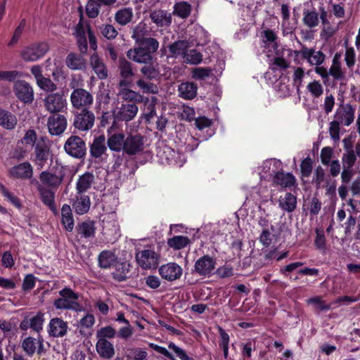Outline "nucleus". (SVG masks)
<instances>
[{"label":"nucleus","mask_w":360,"mask_h":360,"mask_svg":"<svg viewBox=\"0 0 360 360\" xmlns=\"http://www.w3.org/2000/svg\"><path fill=\"white\" fill-rule=\"evenodd\" d=\"M77 232L85 238H92L95 235V225L92 221H85L77 226Z\"/></svg>","instance_id":"nucleus-48"},{"label":"nucleus","mask_w":360,"mask_h":360,"mask_svg":"<svg viewBox=\"0 0 360 360\" xmlns=\"http://www.w3.org/2000/svg\"><path fill=\"white\" fill-rule=\"evenodd\" d=\"M133 9L129 7L122 8L115 13V20L120 25L124 26L133 19Z\"/></svg>","instance_id":"nucleus-43"},{"label":"nucleus","mask_w":360,"mask_h":360,"mask_svg":"<svg viewBox=\"0 0 360 360\" xmlns=\"http://www.w3.org/2000/svg\"><path fill=\"white\" fill-rule=\"evenodd\" d=\"M250 198L259 204V210L263 211L266 214V210L262 206L270 201L271 205H274V202L272 200V194L268 189V185L266 181L261 182L259 185L252 188L250 194Z\"/></svg>","instance_id":"nucleus-5"},{"label":"nucleus","mask_w":360,"mask_h":360,"mask_svg":"<svg viewBox=\"0 0 360 360\" xmlns=\"http://www.w3.org/2000/svg\"><path fill=\"white\" fill-rule=\"evenodd\" d=\"M300 53L302 57L306 59L311 65L319 66L321 65L325 60V55L320 51L303 48Z\"/></svg>","instance_id":"nucleus-28"},{"label":"nucleus","mask_w":360,"mask_h":360,"mask_svg":"<svg viewBox=\"0 0 360 360\" xmlns=\"http://www.w3.org/2000/svg\"><path fill=\"white\" fill-rule=\"evenodd\" d=\"M277 236L270 231L269 229H263L259 236L260 243L265 247H269L276 243Z\"/></svg>","instance_id":"nucleus-56"},{"label":"nucleus","mask_w":360,"mask_h":360,"mask_svg":"<svg viewBox=\"0 0 360 360\" xmlns=\"http://www.w3.org/2000/svg\"><path fill=\"white\" fill-rule=\"evenodd\" d=\"M261 37V45L264 49L262 51L266 54L267 57H270L276 51L278 46L276 35L272 30H265L262 32Z\"/></svg>","instance_id":"nucleus-17"},{"label":"nucleus","mask_w":360,"mask_h":360,"mask_svg":"<svg viewBox=\"0 0 360 360\" xmlns=\"http://www.w3.org/2000/svg\"><path fill=\"white\" fill-rule=\"evenodd\" d=\"M117 335L116 330L111 326H107L101 328L96 332V336L97 340H108L107 339H112Z\"/></svg>","instance_id":"nucleus-51"},{"label":"nucleus","mask_w":360,"mask_h":360,"mask_svg":"<svg viewBox=\"0 0 360 360\" xmlns=\"http://www.w3.org/2000/svg\"><path fill=\"white\" fill-rule=\"evenodd\" d=\"M198 86L193 82H183L179 85L178 91L180 97L184 99L191 100L197 95Z\"/></svg>","instance_id":"nucleus-37"},{"label":"nucleus","mask_w":360,"mask_h":360,"mask_svg":"<svg viewBox=\"0 0 360 360\" xmlns=\"http://www.w3.org/2000/svg\"><path fill=\"white\" fill-rule=\"evenodd\" d=\"M95 116L89 110H83L78 114L74 121V126L81 131H88L94 126Z\"/></svg>","instance_id":"nucleus-23"},{"label":"nucleus","mask_w":360,"mask_h":360,"mask_svg":"<svg viewBox=\"0 0 360 360\" xmlns=\"http://www.w3.org/2000/svg\"><path fill=\"white\" fill-rule=\"evenodd\" d=\"M283 170L282 162L277 159H267L255 169L261 180H272L275 174Z\"/></svg>","instance_id":"nucleus-4"},{"label":"nucleus","mask_w":360,"mask_h":360,"mask_svg":"<svg viewBox=\"0 0 360 360\" xmlns=\"http://www.w3.org/2000/svg\"><path fill=\"white\" fill-rule=\"evenodd\" d=\"M136 85L145 94H157L158 87L156 84L143 79H140L136 82Z\"/></svg>","instance_id":"nucleus-52"},{"label":"nucleus","mask_w":360,"mask_h":360,"mask_svg":"<svg viewBox=\"0 0 360 360\" xmlns=\"http://www.w3.org/2000/svg\"><path fill=\"white\" fill-rule=\"evenodd\" d=\"M148 31L146 25L143 23H139L133 30L131 37L136 41L137 44H141L146 37Z\"/></svg>","instance_id":"nucleus-50"},{"label":"nucleus","mask_w":360,"mask_h":360,"mask_svg":"<svg viewBox=\"0 0 360 360\" xmlns=\"http://www.w3.org/2000/svg\"><path fill=\"white\" fill-rule=\"evenodd\" d=\"M127 58L137 63L145 64L153 60L154 58L146 48L139 46L129 49L127 53Z\"/></svg>","instance_id":"nucleus-25"},{"label":"nucleus","mask_w":360,"mask_h":360,"mask_svg":"<svg viewBox=\"0 0 360 360\" xmlns=\"http://www.w3.org/2000/svg\"><path fill=\"white\" fill-rule=\"evenodd\" d=\"M335 119L341 125L349 126L354 119V109L350 105H345L340 108L335 115Z\"/></svg>","instance_id":"nucleus-26"},{"label":"nucleus","mask_w":360,"mask_h":360,"mask_svg":"<svg viewBox=\"0 0 360 360\" xmlns=\"http://www.w3.org/2000/svg\"><path fill=\"white\" fill-rule=\"evenodd\" d=\"M49 131L51 135L58 136L63 133L67 127V120L62 115H53L49 117L47 122Z\"/></svg>","instance_id":"nucleus-22"},{"label":"nucleus","mask_w":360,"mask_h":360,"mask_svg":"<svg viewBox=\"0 0 360 360\" xmlns=\"http://www.w3.org/2000/svg\"><path fill=\"white\" fill-rule=\"evenodd\" d=\"M63 148L65 153L74 158L82 159L86 155V143L78 136L72 135L70 136L66 140Z\"/></svg>","instance_id":"nucleus-7"},{"label":"nucleus","mask_w":360,"mask_h":360,"mask_svg":"<svg viewBox=\"0 0 360 360\" xmlns=\"http://www.w3.org/2000/svg\"><path fill=\"white\" fill-rule=\"evenodd\" d=\"M17 124V119L11 112L0 108V126L6 129H13Z\"/></svg>","instance_id":"nucleus-47"},{"label":"nucleus","mask_w":360,"mask_h":360,"mask_svg":"<svg viewBox=\"0 0 360 360\" xmlns=\"http://www.w3.org/2000/svg\"><path fill=\"white\" fill-rule=\"evenodd\" d=\"M92 95L82 88H75L70 95V102L73 108L81 109L91 105L93 103Z\"/></svg>","instance_id":"nucleus-12"},{"label":"nucleus","mask_w":360,"mask_h":360,"mask_svg":"<svg viewBox=\"0 0 360 360\" xmlns=\"http://www.w3.org/2000/svg\"><path fill=\"white\" fill-rule=\"evenodd\" d=\"M90 65L100 79H105L108 77V69L96 53L91 56Z\"/></svg>","instance_id":"nucleus-30"},{"label":"nucleus","mask_w":360,"mask_h":360,"mask_svg":"<svg viewBox=\"0 0 360 360\" xmlns=\"http://www.w3.org/2000/svg\"><path fill=\"white\" fill-rule=\"evenodd\" d=\"M89 32H91L89 25L81 19L75 28L74 34L76 37L79 49L82 53H86L87 51L88 45L86 34L89 35Z\"/></svg>","instance_id":"nucleus-18"},{"label":"nucleus","mask_w":360,"mask_h":360,"mask_svg":"<svg viewBox=\"0 0 360 360\" xmlns=\"http://www.w3.org/2000/svg\"><path fill=\"white\" fill-rule=\"evenodd\" d=\"M139 45L146 48L147 51L151 55L155 53L159 48V42L158 40L151 37L146 38Z\"/></svg>","instance_id":"nucleus-62"},{"label":"nucleus","mask_w":360,"mask_h":360,"mask_svg":"<svg viewBox=\"0 0 360 360\" xmlns=\"http://www.w3.org/2000/svg\"><path fill=\"white\" fill-rule=\"evenodd\" d=\"M202 60V55L196 49L191 48L188 49V51L184 59V62L191 65H198L200 63Z\"/></svg>","instance_id":"nucleus-54"},{"label":"nucleus","mask_w":360,"mask_h":360,"mask_svg":"<svg viewBox=\"0 0 360 360\" xmlns=\"http://www.w3.org/2000/svg\"><path fill=\"white\" fill-rule=\"evenodd\" d=\"M331 76L334 79L340 80L344 77V72L341 69V65L335 58L333 60L332 65L328 70V77Z\"/></svg>","instance_id":"nucleus-59"},{"label":"nucleus","mask_w":360,"mask_h":360,"mask_svg":"<svg viewBox=\"0 0 360 360\" xmlns=\"http://www.w3.org/2000/svg\"><path fill=\"white\" fill-rule=\"evenodd\" d=\"M100 4L96 0H89L86 6V13L89 18L97 17L100 11Z\"/></svg>","instance_id":"nucleus-61"},{"label":"nucleus","mask_w":360,"mask_h":360,"mask_svg":"<svg viewBox=\"0 0 360 360\" xmlns=\"http://www.w3.org/2000/svg\"><path fill=\"white\" fill-rule=\"evenodd\" d=\"M278 205L283 210L292 212L296 208L297 198L292 193H287L284 196L279 198Z\"/></svg>","instance_id":"nucleus-45"},{"label":"nucleus","mask_w":360,"mask_h":360,"mask_svg":"<svg viewBox=\"0 0 360 360\" xmlns=\"http://www.w3.org/2000/svg\"><path fill=\"white\" fill-rule=\"evenodd\" d=\"M138 111V106L134 103L117 102L112 110V115L115 121L129 122L136 116Z\"/></svg>","instance_id":"nucleus-6"},{"label":"nucleus","mask_w":360,"mask_h":360,"mask_svg":"<svg viewBox=\"0 0 360 360\" xmlns=\"http://www.w3.org/2000/svg\"><path fill=\"white\" fill-rule=\"evenodd\" d=\"M216 260L209 255H204L196 260L194 272L200 276L210 277L214 272Z\"/></svg>","instance_id":"nucleus-10"},{"label":"nucleus","mask_w":360,"mask_h":360,"mask_svg":"<svg viewBox=\"0 0 360 360\" xmlns=\"http://www.w3.org/2000/svg\"><path fill=\"white\" fill-rule=\"evenodd\" d=\"M49 155V147L47 140L40 138L34 147V158L33 161L39 167L42 168L48 160Z\"/></svg>","instance_id":"nucleus-15"},{"label":"nucleus","mask_w":360,"mask_h":360,"mask_svg":"<svg viewBox=\"0 0 360 360\" xmlns=\"http://www.w3.org/2000/svg\"><path fill=\"white\" fill-rule=\"evenodd\" d=\"M272 183L282 188H290L295 185V178L292 174L284 173L282 170L275 174Z\"/></svg>","instance_id":"nucleus-34"},{"label":"nucleus","mask_w":360,"mask_h":360,"mask_svg":"<svg viewBox=\"0 0 360 360\" xmlns=\"http://www.w3.org/2000/svg\"><path fill=\"white\" fill-rule=\"evenodd\" d=\"M97 353L102 358L111 359L115 355L113 345L108 340H97L96 344Z\"/></svg>","instance_id":"nucleus-35"},{"label":"nucleus","mask_w":360,"mask_h":360,"mask_svg":"<svg viewBox=\"0 0 360 360\" xmlns=\"http://www.w3.org/2000/svg\"><path fill=\"white\" fill-rule=\"evenodd\" d=\"M119 95L124 101H128L141 102L143 98L139 93L127 88L121 89L119 91Z\"/></svg>","instance_id":"nucleus-53"},{"label":"nucleus","mask_w":360,"mask_h":360,"mask_svg":"<svg viewBox=\"0 0 360 360\" xmlns=\"http://www.w3.org/2000/svg\"><path fill=\"white\" fill-rule=\"evenodd\" d=\"M307 90L313 98H319L323 93V86L319 81L314 80L307 85Z\"/></svg>","instance_id":"nucleus-55"},{"label":"nucleus","mask_w":360,"mask_h":360,"mask_svg":"<svg viewBox=\"0 0 360 360\" xmlns=\"http://www.w3.org/2000/svg\"><path fill=\"white\" fill-rule=\"evenodd\" d=\"M68 330V322L63 321L60 318L51 319L47 326V332L49 335L53 338L64 337L67 334Z\"/></svg>","instance_id":"nucleus-21"},{"label":"nucleus","mask_w":360,"mask_h":360,"mask_svg":"<svg viewBox=\"0 0 360 360\" xmlns=\"http://www.w3.org/2000/svg\"><path fill=\"white\" fill-rule=\"evenodd\" d=\"M13 91L16 97L25 103H31L34 100V91L31 85L25 81L15 82Z\"/></svg>","instance_id":"nucleus-14"},{"label":"nucleus","mask_w":360,"mask_h":360,"mask_svg":"<svg viewBox=\"0 0 360 360\" xmlns=\"http://www.w3.org/2000/svg\"><path fill=\"white\" fill-rule=\"evenodd\" d=\"M110 133L108 130V134ZM125 141L126 139L123 133H114L108 135L107 143L111 150L120 152L124 151Z\"/></svg>","instance_id":"nucleus-31"},{"label":"nucleus","mask_w":360,"mask_h":360,"mask_svg":"<svg viewBox=\"0 0 360 360\" xmlns=\"http://www.w3.org/2000/svg\"><path fill=\"white\" fill-rule=\"evenodd\" d=\"M190 44L191 46H204L209 41V34L200 25H194L191 33Z\"/></svg>","instance_id":"nucleus-27"},{"label":"nucleus","mask_w":360,"mask_h":360,"mask_svg":"<svg viewBox=\"0 0 360 360\" xmlns=\"http://www.w3.org/2000/svg\"><path fill=\"white\" fill-rule=\"evenodd\" d=\"M152 21L159 27L168 26L171 24V14L167 11L157 10L152 12L150 15Z\"/></svg>","instance_id":"nucleus-40"},{"label":"nucleus","mask_w":360,"mask_h":360,"mask_svg":"<svg viewBox=\"0 0 360 360\" xmlns=\"http://www.w3.org/2000/svg\"><path fill=\"white\" fill-rule=\"evenodd\" d=\"M65 172L62 167H58L54 172L44 171L39 175L41 182L49 188L56 190L62 184Z\"/></svg>","instance_id":"nucleus-9"},{"label":"nucleus","mask_w":360,"mask_h":360,"mask_svg":"<svg viewBox=\"0 0 360 360\" xmlns=\"http://www.w3.org/2000/svg\"><path fill=\"white\" fill-rule=\"evenodd\" d=\"M106 151L105 139L104 136L95 138L90 146V153L95 158H101Z\"/></svg>","instance_id":"nucleus-39"},{"label":"nucleus","mask_w":360,"mask_h":360,"mask_svg":"<svg viewBox=\"0 0 360 360\" xmlns=\"http://www.w3.org/2000/svg\"><path fill=\"white\" fill-rule=\"evenodd\" d=\"M325 181V172L321 167H318L316 168L313 181L316 184V188H320L323 186V183Z\"/></svg>","instance_id":"nucleus-64"},{"label":"nucleus","mask_w":360,"mask_h":360,"mask_svg":"<svg viewBox=\"0 0 360 360\" xmlns=\"http://www.w3.org/2000/svg\"><path fill=\"white\" fill-rule=\"evenodd\" d=\"M44 102L45 108L51 113L61 112L67 106L66 99L59 93L51 92L45 97Z\"/></svg>","instance_id":"nucleus-13"},{"label":"nucleus","mask_w":360,"mask_h":360,"mask_svg":"<svg viewBox=\"0 0 360 360\" xmlns=\"http://www.w3.org/2000/svg\"><path fill=\"white\" fill-rule=\"evenodd\" d=\"M21 347L28 356H31L35 352L41 354L44 352V339L41 337H38V338H25L22 342Z\"/></svg>","instance_id":"nucleus-19"},{"label":"nucleus","mask_w":360,"mask_h":360,"mask_svg":"<svg viewBox=\"0 0 360 360\" xmlns=\"http://www.w3.org/2000/svg\"><path fill=\"white\" fill-rule=\"evenodd\" d=\"M160 254L151 246L137 250L136 252V261L144 270L156 269L160 262Z\"/></svg>","instance_id":"nucleus-1"},{"label":"nucleus","mask_w":360,"mask_h":360,"mask_svg":"<svg viewBox=\"0 0 360 360\" xmlns=\"http://www.w3.org/2000/svg\"><path fill=\"white\" fill-rule=\"evenodd\" d=\"M36 83L39 89L47 92H53L57 89L56 84L49 77H43Z\"/></svg>","instance_id":"nucleus-60"},{"label":"nucleus","mask_w":360,"mask_h":360,"mask_svg":"<svg viewBox=\"0 0 360 360\" xmlns=\"http://www.w3.org/2000/svg\"><path fill=\"white\" fill-rule=\"evenodd\" d=\"M158 274L162 279L172 282L181 277L183 269L177 263L171 262L159 266Z\"/></svg>","instance_id":"nucleus-11"},{"label":"nucleus","mask_w":360,"mask_h":360,"mask_svg":"<svg viewBox=\"0 0 360 360\" xmlns=\"http://www.w3.org/2000/svg\"><path fill=\"white\" fill-rule=\"evenodd\" d=\"M60 298L54 301L53 305L58 309L81 311L82 307L77 302L79 296L70 288H65L59 291Z\"/></svg>","instance_id":"nucleus-2"},{"label":"nucleus","mask_w":360,"mask_h":360,"mask_svg":"<svg viewBox=\"0 0 360 360\" xmlns=\"http://www.w3.org/2000/svg\"><path fill=\"white\" fill-rule=\"evenodd\" d=\"M39 139H37V134L34 130H28L23 139L18 143V148L20 149L19 154H16L17 158H23L33 147H35Z\"/></svg>","instance_id":"nucleus-20"},{"label":"nucleus","mask_w":360,"mask_h":360,"mask_svg":"<svg viewBox=\"0 0 360 360\" xmlns=\"http://www.w3.org/2000/svg\"><path fill=\"white\" fill-rule=\"evenodd\" d=\"M159 160L162 165H169L177 167H181L186 162V158L184 154L175 151L169 146H164L160 148L157 154Z\"/></svg>","instance_id":"nucleus-3"},{"label":"nucleus","mask_w":360,"mask_h":360,"mask_svg":"<svg viewBox=\"0 0 360 360\" xmlns=\"http://www.w3.org/2000/svg\"><path fill=\"white\" fill-rule=\"evenodd\" d=\"M53 190V189L51 188L48 189L41 186L38 188L42 202L47 205L54 214H56L57 212V210L55 205V194Z\"/></svg>","instance_id":"nucleus-36"},{"label":"nucleus","mask_w":360,"mask_h":360,"mask_svg":"<svg viewBox=\"0 0 360 360\" xmlns=\"http://www.w3.org/2000/svg\"><path fill=\"white\" fill-rule=\"evenodd\" d=\"M61 222L66 231L70 232L73 230L75 222L72 209L69 205L64 204L61 208Z\"/></svg>","instance_id":"nucleus-42"},{"label":"nucleus","mask_w":360,"mask_h":360,"mask_svg":"<svg viewBox=\"0 0 360 360\" xmlns=\"http://www.w3.org/2000/svg\"><path fill=\"white\" fill-rule=\"evenodd\" d=\"M49 50L46 42L34 44L25 47L21 51L22 58L27 62H34L43 57Z\"/></svg>","instance_id":"nucleus-8"},{"label":"nucleus","mask_w":360,"mask_h":360,"mask_svg":"<svg viewBox=\"0 0 360 360\" xmlns=\"http://www.w3.org/2000/svg\"><path fill=\"white\" fill-rule=\"evenodd\" d=\"M144 150L143 136L140 135L129 136L126 138L124 152L128 155H136Z\"/></svg>","instance_id":"nucleus-24"},{"label":"nucleus","mask_w":360,"mask_h":360,"mask_svg":"<svg viewBox=\"0 0 360 360\" xmlns=\"http://www.w3.org/2000/svg\"><path fill=\"white\" fill-rule=\"evenodd\" d=\"M95 323V317L91 314H86L79 321V332L84 333L85 329H91Z\"/></svg>","instance_id":"nucleus-58"},{"label":"nucleus","mask_w":360,"mask_h":360,"mask_svg":"<svg viewBox=\"0 0 360 360\" xmlns=\"http://www.w3.org/2000/svg\"><path fill=\"white\" fill-rule=\"evenodd\" d=\"M191 44L188 41L181 40L175 41L169 46V52L174 58H181L183 60L188 51V49L191 48Z\"/></svg>","instance_id":"nucleus-33"},{"label":"nucleus","mask_w":360,"mask_h":360,"mask_svg":"<svg viewBox=\"0 0 360 360\" xmlns=\"http://www.w3.org/2000/svg\"><path fill=\"white\" fill-rule=\"evenodd\" d=\"M44 321V313L39 311L32 316L24 318L20 323V328L22 330H27L31 328L32 330L39 333L43 329Z\"/></svg>","instance_id":"nucleus-16"},{"label":"nucleus","mask_w":360,"mask_h":360,"mask_svg":"<svg viewBox=\"0 0 360 360\" xmlns=\"http://www.w3.org/2000/svg\"><path fill=\"white\" fill-rule=\"evenodd\" d=\"M117 261L115 254L109 250L101 252L98 256V264L103 269H108L114 266Z\"/></svg>","instance_id":"nucleus-46"},{"label":"nucleus","mask_w":360,"mask_h":360,"mask_svg":"<svg viewBox=\"0 0 360 360\" xmlns=\"http://www.w3.org/2000/svg\"><path fill=\"white\" fill-rule=\"evenodd\" d=\"M91 205V202L89 196L77 193L75 198L72 202V207L77 214H84L86 213Z\"/></svg>","instance_id":"nucleus-32"},{"label":"nucleus","mask_w":360,"mask_h":360,"mask_svg":"<svg viewBox=\"0 0 360 360\" xmlns=\"http://www.w3.org/2000/svg\"><path fill=\"white\" fill-rule=\"evenodd\" d=\"M65 63L67 66L73 70H82L86 68V60L81 56L74 53L68 55Z\"/></svg>","instance_id":"nucleus-44"},{"label":"nucleus","mask_w":360,"mask_h":360,"mask_svg":"<svg viewBox=\"0 0 360 360\" xmlns=\"http://www.w3.org/2000/svg\"><path fill=\"white\" fill-rule=\"evenodd\" d=\"M94 181V176L90 172L79 176L76 184L77 193L83 194L91 187Z\"/></svg>","instance_id":"nucleus-38"},{"label":"nucleus","mask_w":360,"mask_h":360,"mask_svg":"<svg viewBox=\"0 0 360 360\" xmlns=\"http://www.w3.org/2000/svg\"><path fill=\"white\" fill-rule=\"evenodd\" d=\"M10 174L16 179H29L33 174V169L29 162H25L13 167Z\"/></svg>","instance_id":"nucleus-29"},{"label":"nucleus","mask_w":360,"mask_h":360,"mask_svg":"<svg viewBox=\"0 0 360 360\" xmlns=\"http://www.w3.org/2000/svg\"><path fill=\"white\" fill-rule=\"evenodd\" d=\"M191 13V6L186 2L181 1L175 4L174 13L182 18H187Z\"/></svg>","instance_id":"nucleus-57"},{"label":"nucleus","mask_w":360,"mask_h":360,"mask_svg":"<svg viewBox=\"0 0 360 360\" xmlns=\"http://www.w3.org/2000/svg\"><path fill=\"white\" fill-rule=\"evenodd\" d=\"M141 72L147 79H153L157 78L160 72L156 58H153V60L150 61L148 63H145L141 68Z\"/></svg>","instance_id":"nucleus-41"},{"label":"nucleus","mask_w":360,"mask_h":360,"mask_svg":"<svg viewBox=\"0 0 360 360\" xmlns=\"http://www.w3.org/2000/svg\"><path fill=\"white\" fill-rule=\"evenodd\" d=\"M356 160L354 150H348L342 157L343 167L352 168Z\"/></svg>","instance_id":"nucleus-63"},{"label":"nucleus","mask_w":360,"mask_h":360,"mask_svg":"<svg viewBox=\"0 0 360 360\" xmlns=\"http://www.w3.org/2000/svg\"><path fill=\"white\" fill-rule=\"evenodd\" d=\"M190 243L187 236H176L167 240V245L174 250H181L186 247Z\"/></svg>","instance_id":"nucleus-49"}]
</instances>
